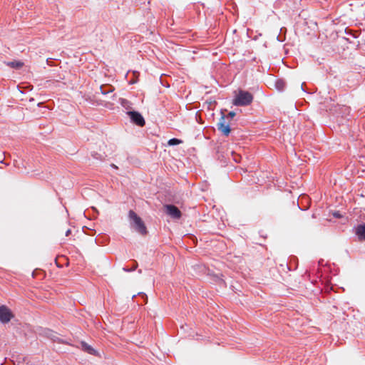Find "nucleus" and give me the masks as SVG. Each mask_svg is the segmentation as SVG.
Segmentation results:
<instances>
[{"label":"nucleus","mask_w":365,"mask_h":365,"mask_svg":"<svg viewBox=\"0 0 365 365\" xmlns=\"http://www.w3.org/2000/svg\"><path fill=\"white\" fill-rule=\"evenodd\" d=\"M130 220L132 221V227L135 231L142 235L148 233L146 226L142 219L133 210L129 211L128 214Z\"/></svg>","instance_id":"nucleus-1"},{"label":"nucleus","mask_w":365,"mask_h":365,"mask_svg":"<svg viewBox=\"0 0 365 365\" xmlns=\"http://www.w3.org/2000/svg\"><path fill=\"white\" fill-rule=\"evenodd\" d=\"M253 101V96L248 91L240 90L233 100V104L237 106H246Z\"/></svg>","instance_id":"nucleus-2"},{"label":"nucleus","mask_w":365,"mask_h":365,"mask_svg":"<svg viewBox=\"0 0 365 365\" xmlns=\"http://www.w3.org/2000/svg\"><path fill=\"white\" fill-rule=\"evenodd\" d=\"M14 317V314L8 307L5 305L0 306V322L1 323H9Z\"/></svg>","instance_id":"nucleus-3"},{"label":"nucleus","mask_w":365,"mask_h":365,"mask_svg":"<svg viewBox=\"0 0 365 365\" xmlns=\"http://www.w3.org/2000/svg\"><path fill=\"white\" fill-rule=\"evenodd\" d=\"M131 120L139 126H143L145 123L142 115L136 111H129L127 113Z\"/></svg>","instance_id":"nucleus-4"},{"label":"nucleus","mask_w":365,"mask_h":365,"mask_svg":"<svg viewBox=\"0 0 365 365\" xmlns=\"http://www.w3.org/2000/svg\"><path fill=\"white\" fill-rule=\"evenodd\" d=\"M217 129L225 136H228L230 133V125L226 123L224 115L220 118L217 123Z\"/></svg>","instance_id":"nucleus-5"},{"label":"nucleus","mask_w":365,"mask_h":365,"mask_svg":"<svg viewBox=\"0 0 365 365\" xmlns=\"http://www.w3.org/2000/svg\"><path fill=\"white\" fill-rule=\"evenodd\" d=\"M167 213L175 219H179L181 217L180 210L175 205H165Z\"/></svg>","instance_id":"nucleus-6"},{"label":"nucleus","mask_w":365,"mask_h":365,"mask_svg":"<svg viewBox=\"0 0 365 365\" xmlns=\"http://www.w3.org/2000/svg\"><path fill=\"white\" fill-rule=\"evenodd\" d=\"M56 234L61 238V240H64L63 236L68 237L69 235H71V230L68 227L66 228L63 226H61L57 228Z\"/></svg>","instance_id":"nucleus-7"},{"label":"nucleus","mask_w":365,"mask_h":365,"mask_svg":"<svg viewBox=\"0 0 365 365\" xmlns=\"http://www.w3.org/2000/svg\"><path fill=\"white\" fill-rule=\"evenodd\" d=\"M355 233L360 241L365 240V224L358 225Z\"/></svg>","instance_id":"nucleus-8"},{"label":"nucleus","mask_w":365,"mask_h":365,"mask_svg":"<svg viewBox=\"0 0 365 365\" xmlns=\"http://www.w3.org/2000/svg\"><path fill=\"white\" fill-rule=\"evenodd\" d=\"M82 349L83 351H86L87 353L92 354V355H96L97 351L92 348L90 345H88L87 343L83 341L81 343Z\"/></svg>","instance_id":"nucleus-9"},{"label":"nucleus","mask_w":365,"mask_h":365,"mask_svg":"<svg viewBox=\"0 0 365 365\" xmlns=\"http://www.w3.org/2000/svg\"><path fill=\"white\" fill-rule=\"evenodd\" d=\"M8 66L11 68H20L24 66V63L21 61H11L8 63Z\"/></svg>","instance_id":"nucleus-10"},{"label":"nucleus","mask_w":365,"mask_h":365,"mask_svg":"<svg viewBox=\"0 0 365 365\" xmlns=\"http://www.w3.org/2000/svg\"><path fill=\"white\" fill-rule=\"evenodd\" d=\"M169 145H176L182 143V140L177 138H172L168 140Z\"/></svg>","instance_id":"nucleus-11"},{"label":"nucleus","mask_w":365,"mask_h":365,"mask_svg":"<svg viewBox=\"0 0 365 365\" xmlns=\"http://www.w3.org/2000/svg\"><path fill=\"white\" fill-rule=\"evenodd\" d=\"M277 85V87L279 88V89H282L284 86V83L282 81H278L276 83Z\"/></svg>","instance_id":"nucleus-12"},{"label":"nucleus","mask_w":365,"mask_h":365,"mask_svg":"<svg viewBox=\"0 0 365 365\" xmlns=\"http://www.w3.org/2000/svg\"><path fill=\"white\" fill-rule=\"evenodd\" d=\"M228 115L230 116V118H233L234 116H235V113L234 111H230Z\"/></svg>","instance_id":"nucleus-13"},{"label":"nucleus","mask_w":365,"mask_h":365,"mask_svg":"<svg viewBox=\"0 0 365 365\" xmlns=\"http://www.w3.org/2000/svg\"><path fill=\"white\" fill-rule=\"evenodd\" d=\"M137 265H138V264H137V263L135 262V266H132V269H131V270H135V269H136V267H137Z\"/></svg>","instance_id":"nucleus-14"},{"label":"nucleus","mask_w":365,"mask_h":365,"mask_svg":"<svg viewBox=\"0 0 365 365\" xmlns=\"http://www.w3.org/2000/svg\"><path fill=\"white\" fill-rule=\"evenodd\" d=\"M137 265H138V264H137V263L135 262V266H132V269H131V270H135V269H136V267H137Z\"/></svg>","instance_id":"nucleus-15"},{"label":"nucleus","mask_w":365,"mask_h":365,"mask_svg":"<svg viewBox=\"0 0 365 365\" xmlns=\"http://www.w3.org/2000/svg\"><path fill=\"white\" fill-rule=\"evenodd\" d=\"M334 216H336V217H339V215H338V214H334Z\"/></svg>","instance_id":"nucleus-16"}]
</instances>
